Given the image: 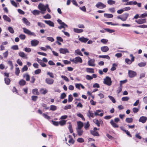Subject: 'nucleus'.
Returning <instances> with one entry per match:
<instances>
[{"mask_svg":"<svg viewBox=\"0 0 147 147\" xmlns=\"http://www.w3.org/2000/svg\"><path fill=\"white\" fill-rule=\"evenodd\" d=\"M38 8L40 10H42L44 11H46V9H47L49 12H51V10L49 7V5L47 4L46 5H45L42 3H40L38 5Z\"/></svg>","mask_w":147,"mask_h":147,"instance_id":"nucleus-1","label":"nucleus"},{"mask_svg":"<svg viewBox=\"0 0 147 147\" xmlns=\"http://www.w3.org/2000/svg\"><path fill=\"white\" fill-rule=\"evenodd\" d=\"M104 83L105 84L108 86H110L111 85L112 81L111 78L108 76H107L104 79Z\"/></svg>","mask_w":147,"mask_h":147,"instance_id":"nucleus-2","label":"nucleus"},{"mask_svg":"<svg viewBox=\"0 0 147 147\" xmlns=\"http://www.w3.org/2000/svg\"><path fill=\"white\" fill-rule=\"evenodd\" d=\"M23 32L25 34H28L29 35L33 36H36L35 33L31 32L30 30L25 28H22Z\"/></svg>","mask_w":147,"mask_h":147,"instance_id":"nucleus-3","label":"nucleus"},{"mask_svg":"<svg viewBox=\"0 0 147 147\" xmlns=\"http://www.w3.org/2000/svg\"><path fill=\"white\" fill-rule=\"evenodd\" d=\"M128 76L130 78L134 77L137 75L136 72L132 70H129L128 72Z\"/></svg>","mask_w":147,"mask_h":147,"instance_id":"nucleus-4","label":"nucleus"},{"mask_svg":"<svg viewBox=\"0 0 147 147\" xmlns=\"http://www.w3.org/2000/svg\"><path fill=\"white\" fill-rule=\"evenodd\" d=\"M96 7L100 9H103L106 7V5L102 3L99 2L96 5Z\"/></svg>","mask_w":147,"mask_h":147,"instance_id":"nucleus-5","label":"nucleus"},{"mask_svg":"<svg viewBox=\"0 0 147 147\" xmlns=\"http://www.w3.org/2000/svg\"><path fill=\"white\" fill-rule=\"evenodd\" d=\"M147 120V117L145 116H142L140 117L139 121L143 123H145Z\"/></svg>","mask_w":147,"mask_h":147,"instance_id":"nucleus-6","label":"nucleus"},{"mask_svg":"<svg viewBox=\"0 0 147 147\" xmlns=\"http://www.w3.org/2000/svg\"><path fill=\"white\" fill-rule=\"evenodd\" d=\"M94 62L95 60L94 59H90L88 61V64L90 66H94L95 65Z\"/></svg>","mask_w":147,"mask_h":147,"instance_id":"nucleus-7","label":"nucleus"},{"mask_svg":"<svg viewBox=\"0 0 147 147\" xmlns=\"http://www.w3.org/2000/svg\"><path fill=\"white\" fill-rule=\"evenodd\" d=\"M136 22L138 24H142L146 23V19H139L136 20Z\"/></svg>","mask_w":147,"mask_h":147,"instance_id":"nucleus-8","label":"nucleus"},{"mask_svg":"<svg viewBox=\"0 0 147 147\" xmlns=\"http://www.w3.org/2000/svg\"><path fill=\"white\" fill-rule=\"evenodd\" d=\"M58 23L61 26H62L63 27H64V28L65 27H67L68 26L64 22H62V21L59 19H58L57 20Z\"/></svg>","mask_w":147,"mask_h":147,"instance_id":"nucleus-9","label":"nucleus"},{"mask_svg":"<svg viewBox=\"0 0 147 147\" xmlns=\"http://www.w3.org/2000/svg\"><path fill=\"white\" fill-rule=\"evenodd\" d=\"M39 41L36 40L34 39L31 41V44L32 46H36L38 44Z\"/></svg>","mask_w":147,"mask_h":147,"instance_id":"nucleus-10","label":"nucleus"},{"mask_svg":"<svg viewBox=\"0 0 147 147\" xmlns=\"http://www.w3.org/2000/svg\"><path fill=\"white\" fill-rule=\"evenodd\" d=\"M45 82L47 84L51 85L53 83L54 80L52 79L48 78L46 79Z\"/></svg>","mask_w":147,"mask_h":147,"instance_id":"nucleus-11","label":"nucleus"},{"mask_svg":"<svg viewBox=\"0 0 147 147\" xmlns=\"http://www.w3.org/2000/svg\"><path fill=\"white\" fill-rule=\"evenodd\" d=\"M60 52L61 53L65 54L66 53H69V51L67 49L60 48L59 49Z\"/></svg>","mask_w":147,"mask_h":147,"instance_id":"nucleus-12","label":"nucleus"},{"mask_svg":"<svg viewBox=\"0 0 147 147\" xmlns=\"http://www.w3.org/2000/svg\"><path fill=\"white\" fill-rule=\"evenodd\" d=\"M44 22L47 24L49 26L53 27L54 26V23L50 20H45Z\"/></svg>","mask_w":147,"mask_h":147,"instance_id":"nucleus-13","label":"nucleus"},{"mask_svg":"<svg viewBox=\"0 0 147 147\" xmlns=\"http://www.w3.org/2000/svg\"><path fill=\"white\" fill-rule=\"evenodd\" d=\"M22 20L23 23L25 24L26 25L28 26H30V22H29L28 20L25 18H22Z\"/></svg>","mask_w":147,"mask_h":147,"instance_id":"nucleus-14","label":"nucleus"},{"mask_svg":"<svg viewBox=\"0 0 147 147\" xmlns=\"http://www.w3.org/2000/svg\"><path fill=\"white\" fill-rule=\"evenodd\" d=\"M100 49L102 52H106L109 51V49L107 46H104L100 48Z\"/></svg>","mask_w":147,"mask_h":147,"instance_id":"nucleus-15","label":"nucleus"},{"mask_svg":"<svg viewBox=\"0 0 147 147\" xmlns=\"http://www.w3.org/2000/svg\"><path fill=\"white\" fill-rule=\"evenodd\" d=\"M129 16V14L127 13H125L122 15V21H125L127 18Z\"/></svg>","mask_w":147,"mask_h":147,"instance_id":"nucleus-16","label":"nucleus"},{"mask_svg":"<svg viewBox=\"0 0 147 147\" xmlns=\"http://www.w3.org/2000/svg\"><path fill=\"white\" fill-rule=\"evenodd\" d=\"M19 55L21 57L27 59V55L23 52H20L18 53Z\"/></svg>","mask_w":147,"mask_h":147,"instance_id":"nucleus-17","label":"nucleus"},{"mask_svg":"<svg viewBox=\"0 0 147 147\" xmlns=\"http://www.w3.org/2000/svg\"><path fill=\"white\" fill-rule=\"evenodd\" d=\"M110 123L112 126L114 128H117L119 127L118 125L115 123L113 120H111V121Z\"/></svg>","mask_w":147,"mask_h":147,"instance_id":"nucleus-18","label":"nucleus"},{"mask_svg":"<svg viewBox=\"0 0 147 147\" xmlns=\"http://www.w3.org/2000/svg\"><path fill=\"white\" fill-rule=\"evenodd\" d=\"M79 40L82 42L86 43L88 40V39L84 37H82L79 38Z\"/></svg>","mask_w":147,"mask_h":147,"instance_id":"nucleus-19","label":"nucleus"},{"mask_svg":"<svg viewBox=\"0 0 147 147\" xmlns=\"http://www.w3.org/2000/svg\"><path fill=\"white\" fill-rule=\"evenodd\" d=\"M78 127L77 129H81L83 127L84 124L82 122L80 121L77 122Z\"/></svg>","mask_w":147,"mask_h":147,"instance_id":"nucleus-20","label":"nucleus"},{"mask_svg":"<svg viewBox=\"0 0 147 147\" xmlns=\"http://www.w3.org/2000/svg\"><path fill=\"white\" fill-rule=\"evenodd\" d=\"M32 92L33 94L38 95L39 94V93L38 91V90L37 88L33 89L32 90Z\"/></svg>","mask_w":147,"mask_h":147,"instance_id":"nucleus-21","label":"nucleus"},{"mask_svg":"<svg viewBox=\"0 0 147 147\" xmlns=\"http://www.w3.org/2000/svg\"><path fill=\"white\" fill-rule=\"evenodd\" d=\"M77 132L79 136H81L83 132V130L81 129H76Z\"/></svg>","mask_w":147,"mask_h":147,"instance_id":"nucleus-22","label":"nucleus"},{"mask_svg":"<svg viewBox=\"0 0 147 147\" xmlns=\"http://www.w3.org/2000/svg\"><path fill=\"white\" fill-rule=\"evenodd\" d=\"M75 59L76 64L78 62L80 63H82V58L79 57H75Z\"/></svg>","mask_w":147,"mask_h":147,"instance_id":"nucleus-23","label":"nucleus"},{"mask_svg":"<svg viewBox=\"0 0 147 147\" xmlns=\"http://www.w3.org/2000/svg\"><path fill=\"white\" fill-rule=\"evenodd\" d=\"M3 18L5 21H7L8 22H10L11 20L7 15H4L3 16Z\"/></svg>","mask_w":147,"mask_h":147,"instance_id":"nucleus-24","label":"nucleus"},{"mask_svg":"<svg viewBox=\"0 0 147 147\" xmlns=\"http://www.w3.org/2000/svg\"><path fill=\"white\" fill-rule=\"evenodd\" d=\"M86 71L89 73H94V69L92 68H87L86 69Z\"/></svg>","mask_w":147,"mask_h":147,"instance_id":"nucleus-25","label":"nucleus"},{"mask_svg":"<svg viewBox=\"0 0 147 147\" xmlns=\"http://www.w3.org/2000/svg\"><path fill=\"white\" fill-rule=\"evenodd\" d=\"M91 134L95 136H99V135L97 131H90Z\"/></svg>","mask_w":147,"mask_h":147,"instance_id":"nucleus-26","label":"nucleus"},{"mask_svg":"<svg viewBox=\"0 0 147 147\" xmlns=\"http://www.w3.org/2000/svg\"><path fill=\"white\" fill-rule=\"evenodd\" d=\"M40 12L37 10H34L32 11V13L34 15L36 16L39 14Z\"/></svg>","mask_w":147,"mask_h":147,"instance_id":"nucleus-27","label":"nucleus"},{"mask_svg":"<svg viewBox=\"0 0 147 147\" xmlns=\"http://www.w3.org/2000/svg\"><path fill=\"white\" fill-rule=\"evenodd\" d=\"M40 92L42 94H45L47 92L48 90L46 89L41 88L40 90Z\"/></svg>","mask_w":147,"mask_h":147,"instance_id":"nucleus-28","label":"nucleus"},{"mask_svg":"<svg viewBox=\"0 0 147 147\" xmlns=\"http://www.w3.org/2000/svg\"><path fill=\"white\" fill-rule=\"evenodd\" d=\"M87 116L89 118L92 117L93 118L94 117V113L92 112V111H89L88 113H87Z\"/></svg>","mask_w":147,"mask_h":147,"instance_id":"nucleus-29","label":"nucleus"},{"mask_svg":"<svg viewBox=\"0 0 147 147\" xmlns=\"http://www.w3.org/2000/svg\"><path fill=\"white\" fill-rule=\"evenodd\" d=\"M74 31L77 33H80L82 32L83 31V30L78 28H74Z\"/></svg>","mask_w":147,"mask_h":147,"instance_id":"nucleus-30","label":"nucleus"},{"mask_svg":"<svg viewBox=\"0 0 147 147\" xmlns=\"http://www.w3.org/2000/svg\"><path fill=\"white\" fill-rule=\"evenodd\" d=\"M24 78H25L26 81H29L30 80V77L29 75L27 74H24L23 75Z\"/></svg>","mask_w":147,"mask_h":147,"instance_id":"nucleus-31","label":"nucleus"},{"mask_svg":"<svg viewBox=\"0 0 147 147\" xmlns=\"http://www.w3.org/2000/svg\"><path fill=\"white\" fill-rule=\"evenodd\" d=\"M137 4V3L136 1H131L129 2H127L126 4V5H136Z\"/></svg>","mask_w":147,"mask_h":147,"instance_id":"nucleus-32","label":"nucleus"},{"mask_svg":"<svg viewBox=\"0 0 147 147\" xmlns=\"http://www.w3.org/2000/svg\"><path fill=\"white\" fill-rule=\"evenodd\" d=\"M19 83L20 86H24L26 84V82L24 80L22 79L20 81Z\"/></svg>","mask_w":147,"mask_h":147,"instance_id":"nucleus-33","label":"nucleus"},{"mask_svg":"<svg viewBox=\"0 0 147 147\" xmlns=\"http://www.w3.org/2000/svg\"><path fill=\"white\" fill-rule=\"evenodd\" d=\"M93 122L96 124L98 126H100V121H99L98 120L96 119H94L93 120Z\"/></svg>","mask_w":147,"mask_h":147,"instance_id":"nucleus-34","label":"nucleus"},{"mask_svg":"<svg viewBox=\"0 0 147 147\" xmlns=\"http://www.w3.org/2000/svg\"><path fill=\"white\" fill-rule=\"evenodd\" d=\"M125 121L126 122L130 123L132 122L133 119L132 118H127Z\"/></svg>","mask_w":147,"mask_h":147,"instance_id":"nucleus-35","label":"nucleus"},{"mask_svg":"<svg viewBox=\"0 0 147 147\" xmlns=\"http://www.w3.org/2000/svg\"><path fill=\"white\" fill-rule=\"evenodd\" d=\"M104 16L108 18H112L113 17V16L112 14L107 13H104Z\"/></svg>","mask_w":147,"mask_h":147,"instance_id":"nucleus-36","label":"nucleus"},{"mask_svg":"<svg viewBox=\"0 0 147 147\" xmlns=\"http://www.w3.org/2000/svg\"><path fill=\"white\" fill-rule=\"evenodd\" d=\"M100 58H105L108 59H110V57L108 55H99Z\"/></svg>","mask_w":147,"mask_h":147,"instance_id":"nucleus-37","label":"nucleus"},{"mask_svg":"<svg viewBox=\"0 0 147 147\" xmlns=\"http://www.w3.org/2000/svg\"><path fill=\"white\" fill-rule=\"evenodd\" d=\"M147 17V12H145V13L141 14L139 18H145Z\"/></svg>","mask_w":147,"mask_h":147,"instance_id":"nucleus-38","label":"nucleus"},{"mask_svg":"<svg viewBox=\"0 0 147 147\" xmlns=\"http://www.w3.org/2000/svg\"><path fill=\"white\" fill-rule=\"evenodd\" d=\"M5 84L8 85L10 83V80L7 77L5 78Z\"/></svg>","mask_w":147,"mask_h":147,"instance_id":"nucleus-39","label":"nucleus"},{"mask_svg":"<svg viewBox=\"0 0 147 147\" xmlns=\"http://www.w3.org/2000/svg\"><path fill=\"white\" fill-rule=\"evenodd\" d=\"M84 128L86 129H88L89 127L90 126V124L89 123V122L88 121H87L86 123H84Z\"/></svg>","mask_w":147,"mask_h":147,"instance_id":"nucleus-40","label":"nucleus"},{"mask_svg":"<svg viewBox=\"0 0 147 147\" xmlns=\"http://www.w3.org/2000/svg\"><path fill=\"white\" fill-rule=\"evenodd\" d=\"M57 109V107L54 105H51L50 106V110L53 111L56 110Z\"/></svg>","mask_w":147,"mask_h":147,"instance_id":"nucleus-41","label":"nucleus"},{"mask_svg":"<svg viewBox=\"0 0 147 147\" xmlns=\"http://www.w3.org/2000/svg\"><path fill=\"white\" fill-rule=\"evenodd\" d=\"M108 3L110 5L114 4L115 3V1L112 0H108L107 1Z\"/></svg>","mask_w":147,"mask_h":147,"instance_id":"nucleus-42","label":"nucleus"},{"mask_svg":"<svg viewBox=\"0 0 147 147\" xmlns=\"http://www.w3.org/2000/svg\"><path fill=\"white\" fill-rule=\"evenodd\" d=\"M20 70L18 67H16L15 69V74L17 76H18L20 73Z\"/></svg>","mask_w":147,"mask_h":147,"instance_id":"nucleus-43","label":"nucleus"},{"mask_svg":"<svg viewBox=\"0 0 147 147\" xmlns=\"http://www.w3.org/2000/svg\"><path fill=\"white\" fill-rule=\"evenodd\" d=\"M109 98L113 102L115 103L116 102L115 99L112 96L109 95L108 96Z\"/></svg>","mask_w":147,"mask_h":147,"instance_id":"nucleus-44","label":"nucleus"},{"mask_svg":"<svg viewBox=\"0 0 147 147\" xmlns=\"http://www.w3.org/2000/svg\"><path fill=\"white\" fill-rule=\"evenodd\" d=\"M75 54L76 53L79 55L83 56V55L81 51L79 49H77L75 51Z\"/></svg>","mask_w":147,"mask_h":147,"instance_id":"nucleus-45","label":"nucleus"},{"mask_svg":"<svg viewBox=\"0 0 147 147\" xmlns=\"http://www.w3.org/2000/svg\"><path fill=\"white\" fill-rule=\"evenodd\" d=\"M105 30L107 31V32H109L110 33H112L113 32H115V30H112L111 29H110L109 28H105L104 29Z\"/></svg>","mask_w":147,"mask_h":147,"instance_id":"nucleus-46","label":"nucleus"},{"mask_svg":"<svg viewBox=\"0 0 147 147\" xmlns=\"http://www.w3.org/2000/svg\"><path fill=\"white\" fill-rule=\"evenodd\" d=\"M129 99V97L125 96L122 98L121 100L123 101H127Z\"/></svg>","mask_w":147,"mask_h":147,"instance_id":"nucleus-47","label":"nucleus"},{"mask_svg":"<svg viewBox=\"0 0 147 147\" xmlns=\"http://www.w3.org/2000/svg\"><path fill=\"white\" fill-rule=\"evenodd\" d=\"M77 115L79 117H80L82 119L84 120H85V119L84 118V117H83L82 115L80 113H78L77 114Z\"/></svg>","mask_w":147,"mask_h":147,"instance_id":"nucleus-48","label":"nucleus"},{"mask_svg":"<svg viewBox=\"0 0 147 147\" xmlns=\"http://www.w3.org/2000/svg\"><path fill=\"white\" fill-rule=\"evenodd\" d=\"M8 30L11 33L13 34L14 32V31L13 28L11 27H8Z\"/></svg>","mask_w":147,"mask_h":147,"instance_id":"nucleus-49","label":"nucleus"},{"mask_svg":"<svg viewBox=\"0 0 147 147\" xmlns=\"http://www.w3.org/2000/svg\"><path fill=\"white\" fill-rule=\"evenodd\" d=\"M146 62H141L139 63L138 65L140 67H144L146 65Z\"/></svg>","mask_w":147,"mask_h":147,"instance_id":"nucleus-50","label":"nucleus"},{"mask_svg":"<svg viewBox=\"0 0 147 147\" xmlns=\"http://www.w3.org/2000/svg\"><path fill=\"white\" fill-rule=\"evenodd\" d=\"M66 123V121L65 120H62L60 121L59 122V123L60 125L61 126H63L65 125Z\"/></svg>","mask_w":147,"mask_h":147,"instance_id":"nucleus-51","label":"nucleus"},{"mask_svg":"<svg viewBox=\"0 0 147 147\" xmlns=\"http://www.w3.org/2000/svg\"><path fill=\"white\" fill-rule=\"evenodd\" d=\"M105 23L108 25L110 24L113 26H118L119 25V24L118 23H113L111 22H105Z\"/></svg>","mask_w":147,"mask_h":147,"instance_id":"nucleus-52","label":"nucleus"},{"mask_svg":"<svg viewBox=\"0 0 147 147\" xmlns=\"http://www.w3.org/2000/svg\"><path fill=\"white\" fill-rule=\"evenodd\" d=\"M122 86H120L119 87L118 90H117V92L118 94H119L122 90Z\"/></svg>","mask_w":147,"mask_h":147,"instance_id":"nucleus-53","label":"nucleus"},{"mask_svg":"<svg viewBox=\"0 0 147 147\" xmlns=\"http://www.w3.org/2000/svg\"><path fill=\"white\" fill-rule=\"evenodd\" d=\"M11 49L14 50H18L19 49L18 46L17 45H14L11 47Z\"/></svg>","mask_w":147,"mask_h":147,"instance_id":"nucleus-54","label":"nucleus"},{"mask_svg":"<svg viewBox=\"0 0 147 147\" xmlns=\"http://www.w3.org/2000/svg\"><path fill=\"white\" fill-rule=\"evenodd\" d=\"M68 128H69V130L70 132L71 133H73V129H72V127L71 125L70 124H70H69V125Z\"/></svg>","mask_w":147,"mask_h":147,"instance_id":"nucleus-55","label":"nucleus"},{"mask_svg":"<svg viewBox=\"0 0 147 147\" xmlns=\"http://www.w3.org/2000/svg\"><path fill=\"white\" fill-rule=\"evenodd\" d=\"M28 67L26 65H24L22 69V72H23L24 71H26L28 69Z\"/></svg>","mask_w":147,"mask_h":147,"instance_id":"nucleus-56","label":"nucleus"},{"mask_svg":"<svg viewBox=\"0 0 147 147\" xmlns=\"http://www.w3.org/2000/svg\"><path fill=\"white\" fill-rule=\"evenodd\" d=\"M73 99V98L71 95L70 94L68 96V101L69 102H71L72 101Z\"/></svg>","mask_w":147,"mask_h":147,"instance_id":"nucleus-57","label":"nucleus"},{"mask_svg":"<svg viewBox=\"0 0 147 147\" xmlns=\"http://www.w3.org/2000/svg\"><path fill=\"white\" fill-rule=\"evenodd\" d=\"M71 106L70 105H68L65 106L63 109L65 110H67L68 109H71Z\"/></svg>","mask_w":147,"mask_h":147,"instance_id":"nucleus-58","label":"nucleus"},{"mask_svg":"<svg viewBox=\"0 0 147 147\" xmlns=\"http://www.w3.org/2000/svg\"><path fill=\"white\" fill-rule=\"evenodd\" d=\"M43 18L45 19H50L51 18V16L49 14H47L46 15L44 16Z\"/></svg>","mask_w":147,"mask_h":147,"instance_id":"nucleus-59","label":"nucleus"},{"mask_svg":"<svg viewBox=\"0 0 147 147\" xmlns=\"http://www.w3.org/2000/svg\"><path fill=\"white\" fill-rule=\"evenodd\" d=\"M47 39L49 41L53 42L54 41V39L52 37H48L47 38Z\"/></svg>","mask_w":147,"mask_h":147,"instance_id":"nucleus-60","label":"nucleus"},{"mask_svg":"<svg viewBox=\"0 0 147 147\" xmlns=\"http://www.w3.org/2000/svg\"><path fill=\"white\" fill-rule=\"evenodd\" d=\"M61 77L65 81L67 82H69V79L66 76L62 75Z\"/></svg>","mask_w":147,"mask_h":147,"instance_id":"nucleus-61","label":"nucleus"},{"mask_svg":"<svg viewBox=\"0 0 147 147\" xmlns=\"http://www.w3.org/2000/svg\"><path fill=\"white\" fill-rule=\"evenodd\" d=\"M19 37L21 39L24 40L26 36L24 34H21L19 36Z\"/></svg>","mask_w":147,"mask_h":147,"instance_id":"nucleus-62","label":"nucleus"},{"mask_svg":"<svg viewBox=\"0 0 147 147\" xmlns=\"http://www.w3.org/2000/svg\"><path fill=\"white\" fill-rule=\"evenodd\" d=\"M125 62L128 64H130L132 63L131 60L129 59H125Z\"/></svg>","mask_w":147,"mask_h":147,"instance_id":"nucleus-63","label":"nucleus"},{"mask_svg":"<svg viewBox=\"0 0 147 147\" xmlns=\"http://www.w3.org/2000/svg\"><path fill=\"white\" fill-rule=\"evenodd\" d=\"M66 96V94L65 93H62L60 96V98L61 99H64Z\"/></svg>","mask_w":147,"mask_h":147,"instance_id":"nucleus-64","label":"nucleus"}]
</instances>
